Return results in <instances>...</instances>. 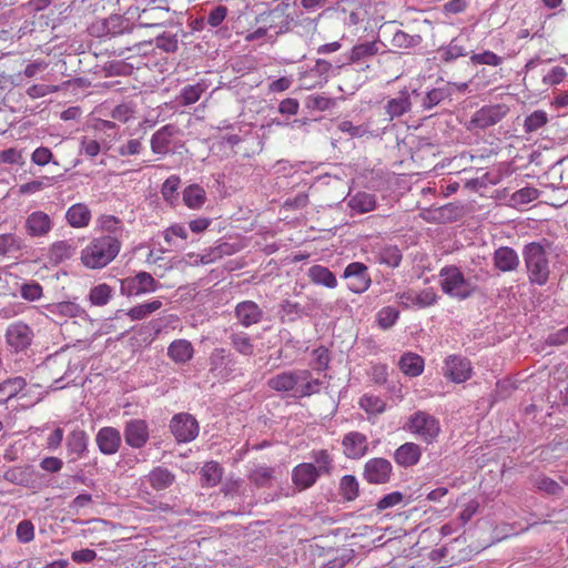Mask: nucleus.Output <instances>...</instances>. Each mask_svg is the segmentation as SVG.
I'll return each mask as SVG.
<instances>
[{"label":"nucleus","instance_id":"62","mask_svg":"<svg viewBox=\"0 0 568 568\" xmlns=\"http://www.w3.org/2000/svg\"><path fill=\"white\" fill-rule=\"evenodd\" d=\"M278 313L281 315L282 321H285V317H287L288 322H294L295 320L302 316L303 308L296 302L284 300L280 305Z\"/></svg>","mask_w":568,"mask_h":568},{"label":"nucleus","instance_id":"41","mask_svg":"<svg viewBox=\"0 0 568 568\" xmlns=\"http://www.w3.org/2000/svg\"><path fill=\"white\" fill-rule=\"evenodd\" d=\"M200 475L203 487H214L222 479L223 468L217 462L211 460L203 465Z\"/></svg>","mask_w":568,"mask_h":568},{"label":"nucleus","instance_id":"19","mask_svg":"<svg viewBox=\"0 0 568 568\" xmlns=\"http://www.w3.org/2000/svg\"><path fill=\"white\" fill-rule=\"evenodd\" d=\"M342 446L347 458L359 459L368 452V439L359 432H349L344 435Z\"/></svg>","mask_w":568,"mask_h":568},{"label":"nucleus","instance_id":"54","mask_svg":"<svg viewBox=\"0 0 568 568\" xmlns=\"http://www.w3.org/2000/svg\"><path fill=\"white\" fill-rule=\"evenodd\" d=\"M31 475H32V470L30 467H26V468L14 467V468L8 469L4 473L3 478L7 481L14 484V485L28 486Z\"/></svg>","mask_w":568,"mask_h":568},{"label":"nucleus","instance_id":"43","mask_svg":"<svg viewBox=\"0 0 568 568\" xmlns=\"http://www.w3.org/2000/svg\"><path fill=\"white\" fill-rule=\"evenodd\" d=\"M187 230L182 224H173L168 227L163 233L164 245H162L163 251H171L174 247H179L178 240L185 241L187 239Z\"/></svg>","mask_w":568,"mask_h":568},{"label":"nucleus","instance_id":"63","mask_svg":"<svg viewBox=\"0 0 568 568\" xmlns=\"http://www.w3.org/2000/svg\"><path fill=\"white\" fill-rule=\"evenodd\" d=\"M314 357V371L322 373L329 368L331 354L327 347L320 346L312 353Z\"/></svg>","mask_w":568,"mask_h":568},{"label":"nucleus","instance_id":"10","mask_svg":"<svg viewBox=\"0 0 568 568\" xmlns=\"http://www.w3.org/2000/svg\"><path fill=\"white\" fill-rule=\"evenodd\" d=\"M393 466L386 458L374 457L364 465L363 478L374 485H384L390 480Z\"/></svg>","mask_w":568,"mask_h":568},{"label":"nucleus","instance_id":"53","mask_svg":"<svg viewBox=\"0 0 568 568\" xmlns=\"http://www.w3.org/2000/svg\"><path fill=\"white\" fill-rule=\"evenodd\" d=\"M231 345L242 355L252 356L254 353V345L250 336L245 333H233L230 336Z\"/></svg>","mask_w":568,"mask_h":568},{"label":"nucleus","instance_id":"28","mask_svg":"<svg viewBox=\"0 0 568 568\" xmlns=\"http://www.w3.org/2000/svg\"><path fill=\"white\" fill-rule=\"evenodd\" d=\"M64 217L71 227L83 229L90 224L92 213L85 203H75L67 210Z\"/></svg>","mask_w":568,"mask_h":568},{"label":"nucleus","instance_id":"29","mask_svg":"<svg viewBox=\"0 0 568 568\" xmlns=\"http://www.w3.org/2000/svg\"><path fill=\"white\" fill-rule=\"evenodd\" d=\"M494 265L501 272L515 271L519 265V256L514 248L500 246L494 253Z\"/></svg>","mask_w":568,"mask_h":568},{"label":"nucleus","instance_id":"16","mask_svg":"<svg viewBox=\"0 0 568 568\" xmlns=\"http://www.w3.org/2000/svg\"><path fill=\"white\" fill-rule=\"evenodd\" d=\"M443 372L454 383H464L471 377V365L466 357L449 355L445 359Z\"/></svg>","mask_w":568,"mask_h":568},{"label":"nucleus","instance_id":"11","mask_svg":"<svg viewBox=\"0 0 568 568\" xmlns=\"http://www.w3.org/2000/svg\"><path fill=\"white\" fill-rule=\"evenodd\" d=\"M209 362L210 373L219 381H226L234 372L235 361L225 348H214Z\"/></svg>","mask_w":568,"mask_h":568},{"label":"nucleus","instance_id":"38","mask_svg":"<svg viewBox=\"0 0 568 568\" xmlns=\"http://www.w3.org/2000/svg\"><path fill=\"white\" fill-rule=\"evenodd\" d=\"M308 277L314 284L323 285L327 288H335L337 280L334 273L326 266L313 265L308 268Z\"/></svg>","mask_w":568,"mask_h":568},{"label":"nucleus","instance_id":"21","mask_svg":"<svg viewBox=\"0 0 568 568\" xmlns=\"http://www.w3.org/2000/svg\"><path fill=\"white\" fill-rule=\"evenodd\" d=\"M420 216L428 223L447 224L459 219L460 209L454 203H448L439 207L426 209Z\"/></svg>","mask_w":568,"mask_h":568},{"label":"nucleus","instance_id":"24","mask_svg":"<svg viewBox=\"0 0 568 568\" xmlns=\"http://www.w3.org/2000/svg\"><path fill=\"white\" fill-rule=\"evenodd\" d=\"M321 474L312 463H302L292 470V481L298 490L311 488L318 479Z\"/></svg>","mask_w":568,"mask_h":568},{"label":"nucleus","instance_id":"27","mask_svg":"<svg viewBox=\"0 0 568 568\" xmlns=\"http://www.w3.org/2000/svg\"><path fill=\"white\" fill-rule=\"evenodd\" d=\"M393 457L398 466L404 468L413 467L418 464L422 457V448L415 443L407 442L396 448Z\"/></svg>","mask_w":568,"mask_h":568},{"label":"nucleus","instance_id":"18","mask_svg":"<svg viewBox=\"0 0 568 568\" xmlns=\"http://www.w3.org/2000/svg\"><path fill=\"white\" fill-rule=\"evenodd\" d=\"M399 304L404 308H409L412 306H416L418 308H425L436 304L437 294L433 288H425L419 293H415L414 291H405L396 294Z\"/></svg>","mask_w":568,"mask_h":568},{"label":"nucleus","instance_id":"8","mask_svg":"<svg viewBox=\"0 0 568 568\" xmlns=\"http://www.w3.org/2000/svg\"><path fill=\"white\" fill-rule=\"evenodd\" d=\"M508 112L509 108L503 103L484 105L473 114L469 126L485 130L500 122Z\"/></svg>","mask_w":568,"mask_h":568},{"label":"nucleus","instance_id":"36","mask_svg":"<svg viewBox=\"0 0 568 568\" xmlns=\"http://www.w3.org/2000/svg\"><path fill=\"white\" fill-rule=\"evenodd\" d=\"M43 307L53 316L77 317L84 314V310L79 304L71 301L47 304Z\"/></svg>","mask_w":568,"mask_h":568},{"label":"nucleus","instance_id":"40","mask_svg":"<svg viewBox=\"0 0 568 568\" xmlns=\"http://www.w3.org/2000/svg\"><path fill=\"white\" fill-rule=\"evenodd\" d=\"M183 202L187 207L199 210L206 202V192L201 185L191 184L183 191Z\"/></svg>","mask_w":568,"mask_h":568},{"label":"nucleus","instance_id":"51","mask_svg":"<svg viewBox=\"0 0 568 568\" xmlns=\"http://www.w3.org/2000/svg\"><path fill=\"white\" fill-rule=\"evenodd\" d=\"M274 477V468L265 465L256 466L248 475V479L256 487H270Z\"/></svg>","mask_w":568,"mask_h":568},{"label":"nucleus","instance_id":"26","mask_svg":"<svg viewBox=\"0 0 568 568\" xmlns=\"http://www.w3.org/2000/svg\"><path fill=\"white\" fill-rule=\"evenodd\" d=\"M412 91H409L407 88H404L395 98L387 100L384 109L389 120L400 118L412 110Z\"/></svg>","mask_w":568,"mask_h":568},{"label":"nucleus","instance_id":"44","mask_svg":"<svg viewBox=\"0 0 568 568\" xmlns=\"http://www.w3.org/2000/svg\"><path fill=\"white\" fill-rule=\"evenodd\" d=\"M398 366L404 374L415 377L422 374L424 359L417 354L406 353L400 357Z\"/></svg>","mask_w":568,"mask_h":568},{"label":"nucleus","instance_id":"39","mask_svg":"<svg viewBox=\"0 0 568 568\" xmlns=\"http://www.w3.org/2000/svg\"><path fill=\"white\" fill-rule=\"evenodd\" d=\"M348 206L351 210L364 214L373 211L376 206V197L374 194L367 192H357L349 196Z\"/></svg>","mask_w":568,"mask_h":568},{"label":"nucleus","instance_id":"20","mask_svg":"<svg viewBox=\"0 0 568 568\" xmlns=\"http://www.w3.org/2000/svg\"><path fill=\"white\" fill-rule=\"evenodd\" d=\"M381 44H383L381 41L375 40L354 45L348 54L342 55L344 67L351 63L361 64L367 62L379 52Z\"/></svg>","mask_w":568,"mask_h":568},{"label":"nucleus","instance_id":"64","mask_svg":"<svg viewBox=\"0 0 568 568\" xmlns=\"http://www.w3.org/2000/svg\"><path fill=\"white\" fill-rule=\"evenodd\" d=\"M20 295L29 302L39 301L43 295V288L38 282L30 281L20 286Z\"/></svg>","mask_w":568,"mask_h":568},{"label":"nucleus","instance_id":"22","mask_svg":"<svg viewBox=\"0 0 568 568\" xmlns=\"http://www.w3.org/2000/svg\"><path fill=\"white\" fill-rule=\"evenodd\" d=\"M176 33L166 29H160L150 33L148 39L144 38V55L146 54V47H152V50L159 49L163 52H174L178 49Z\"/></svg>","mask_w":568,"mask_h":568},{"label":"nucleus","instance_id":"25","mask_svg":"<svg viewBox=\"0 0 568 568\" xmlns=\"http://www.w3.org/2000/svg\"><path fill=\"white\" fill-rule=\"evenodd\" d=\"M121 440L120 432L110 426L100 428L95 436V443L103 455H114L120 448Z\"/></svg>","mask_w":568,"mask_h":568},{"label":"nucleus","instance_id":"13","mask_svg":"<svg viewBox=\"0 0 568 568\" xmlns=\"http://www.w3.org/2000/svg\"><path fill=\"white\" fill-rule=\"evenodd\" d=\"M54 226L51 216L43 211H33L27 215L23 224L26 234L32 239L45 237Z\"/></svg>","mask_w":568,"mask_h":568},{"label":"nucleus","instance_id":"14","mask_svg":"<svg viewBox=\"0 0 568 568\" xmlns=\"http://www.w3.org/2000/svg\"><path fill=\"white\" fill-rule=\"evenodd\" d=\"M33 339L32 328L23 322L10 324L6 331V341L11 349L20 352L28 348Z\"/></svg>","mask_w":568,"mask_h":568},{"label":"nucleus","instance_id":"60","mask_svg":"<svg viewBox=\"0 0 568 568\" xmlns=\"http://www.w3.org/2000/svg\"><path fill=\"white\" fill-rule=\"evenodd\" d=\"M399 317V311L392 306H385L377 313L378 326L383 329H389L395 325Z\"/></svg>","mask_w":568,"mask_h":568},{"label":"nucleus","instance_id":"12","mask_svg":"<svg viewBox=\"0 0 568 568\" xmlns=\"http://www.w3.org/2000/svg\"><path fill=\"white\" fill-rule=\"evenodd\" d=\"M343 277L349 280L348 288L356 294L366 292L372 283L368 267L362 262L349 263L344 270Z\"/></svg>","mask_w":568,"mask_h":568},{"label":"nucleus","instance_id":"3","mask_svg":"<svg viewBox=\"0 0 568 568\" xmlns=\"http://www.w3.org/2000/svg\"><path fill=\"white\" fill-rule=\"evenodd\" d=\"M440 288L450 297L464 301L474 295L477 285L467 280L456 265L444 266L439 271Z\"/></svg>","mask_w":568,"mask_h":568},{"label":"nucleus","instance_id":"52","mask_svg":"<svg viewBox=\"0 0 568 568\" xmlns=\"http://www.w3.org/2000/svg\"><path fill=\"white\" fill-rule=\"evenodd\" d=\"M358 404L367 414L378 415L386 409V403L381 397L371 394H364Z\"/></svg>","mask_w":568,"mask_h":568},{"label":"nucleus","instance_id":"49","mask_svg":"<svg viewBox=\"0 0 568 568\" xmlns=\"http://www.w3.org/2000/svg\"><path fill=\"white\" fill-rule=\"evenodd\" d=\"M125 443L135 448L142 447V420L131 419L124 428Z\"/></svg>","mask_w":568,"mask_h":568},{"label":"nucleus","instance_id":"17","mask_svg":"<svg viewBox=\"0 0 568 568\" xmlns=\"http://www.w3.org/2000/svg\"><path fill=\"white\" fill-rule=\"evenodd\" d=\"M124 20L119 14H112L105 19H99L91 23L88 31L95 38H108L121 34L125 27Z\"/></svg>","mask_w":568,"mask_h":568},{"label":"nucleus","instance_id":"33","mask_svg":"<svg viewBox=\"0 0 568 568\" xmlns=\"http://www.w3.org/2000/svg\"><path fill=\"white\" fill-rule=\"evenodd\" d=\"M300 372L306 373L307 377L305 379H301L297 386V394H293L295 398H305L311 397L313 395L320 394L321 389L327 388L328 384L325 385L324 381L314 378L313 374L310 369H300Z\"/></svg>","mask_w":568,"mask_h":568},{"label":"nucleus","instance_id":"1","mask_svg":"<svg viewBox=\"0 0 568 568\" xmlns=\"http://www.w3.org/2000/svg\"><path fill=\"white\" fill-rule=\"evenodd\" d=\"M549 250L550 243L546 239L530 242L524 246L523 257L531 284L542 286L548 282L550 275Z\"/></svg>","mask_w":568,"mask_h":568},{"label":"nucleus","instance_id":"45","mask_svg":"<svg viewBox=\"0 0 568 568\" xmlns=\"http://www.w3.org/2000/svg\"><path fill=\"white\" fill-rule=\"evenodd\" d=\"M26 385V379L22 377L9 378L0 383V405L17 396Z\"/></svg>","mask_w":568,"mask_h":568},{"label":"nucleus","instance_id":"30","mask_svg":"<svg viewBox=\"0 0 568 568\" xmlns=\"http://www.w3.org/2000/svg\"><path fill=\"white\" fill-rule=\"evenodd\" d=\"M344 67L343 59L339 57L336 61L331 62L325 59L315 60V64L310 69L305 79L308 77H318L321 80L318 83L326 82L331 75H335L336 71Z\"/></svg>","mask_w":568,"mask_h":568},{"label":"nucleus","instance_id":"4","mask_svg":"<svg viewBox=\"0 0 568 568\" xmlns=\"http://www.w3.org/2000/svg\"><path fill=\"white\" fill-rule=\"evenodd\" d=\"M405 428L426 444L434 443L440 433L438 419L424 410L410 415Z\"/></svg>","mask_w":568,"mask_h":568},{"label":"nucleus","instance_id":"2","mask_svg":"<svg viewBox=\"0 0 568 568\" xmlns=\"http://www.w3.org/2000/svg\"><path fill=\"white\" fill-rule=\"evenodd\" d=\"M121 250V240L115 235L93 237L81 252V261L89 268H102L110 264Z\"/></svg>","mask_w":568,"mask_h":568},{"label":"nucleus","instance_id":"23","mask_svg":"<svg viewBox=\"0 0 568 568\" xmlns=\"http://www.w3.org/2000/svg\"><path fill=\"white\" fill-rule=\"evenodd\" d=\"M263 310L253 301H242L234 308V316L244 327L258 324L263 320Z\"/></svg>","mask_w":568,"mask_h":568},{"label":"nucleus","instance_id":"37","mask_svg":"<svg viewBox=\"0 0 568 568\" xmlns=\"http://www.w3.org/2000/svg\"><path fill=\"white\" fill-rule=\"evenodd\" d=\"M175 133V128L172 124L162 126L156 131L151 139L152 151L156 154H165L169 151L171 138Z\"/></svg>","mask_w":568,"mask_h":568},{"label":"nucleus","instance_id":"55","mask_svg":"<svg viewBox=\"0 0 568 568\" xmlns=\"http://www.w3.org/2000/svg\"><path fill=\"white\" fill-rule=\"evenodd\" d=\"M540 195V191L532 186H526L520 190H517L510 196V202L514 206L525 205L535 200H537Z\"/></svg>","mask_w":568,"mask_h":568},{"label":"nucleus","instance_id":"42","mask_svg":"<svg viewBox=\"0 0 568 568\" xmlns=\"http://www.w3.org/2000/svg\"><path fill=\"white\" fill-rule=\"evenodd\" d=\"M209 85L204 80L195 84H187L180 91L179 102L182 105H191L197 102L201 95L207 90Z\"/></svg>","mask_w":568,"mask_h":568},{"label":"nucleus","instance_id":"58","mask_svg":"<svg viewBox=\"0 0 568 568\" xmlns=\"http://www.w3.org/2000/svg\"><path fill=\"white\" fill-rule=\"evenodd\" d=\"M548 122V115L542 110H536L524 122L526 133H531L542 128Z\"/></svg>","mask_w":568,"mask_h":568},{"label":"nucleus","instance_id":"47","mask_svg":"<svg viewBox=\"0 0 568 568\" xmlns=\"http://www.w3.org/2000/svg\"><path fill=\"white\" fill-rule=\"evenodd\" d=\"M67 447L71 454L81 457L88 448V435L82 429L72 430L67 438Z\"/></svg>","mask_w":568,"mask_h":568},{"label":"nucleus","instance_id":"46","mask_svg":"<svg viewBox=\"0 0 568 568\" xmlns=\"http://www.w3.org/2000/svg\"><path fill=\"white\" fill-rule=\"evenodd\" d=\"M175 479L173 473L165 467H155L149 474V481L151 486L156 490H162L170 487Z\"/></svg>","mask_w":568,"mask_h":568},{"label":"nucleus","instance_id":"32","mask_svg":"<svg viewBox=\"0 0 568 568\" xmlns=\"http://www.w3.org/2000/svg\"><path fill=\"white\" fill-rule=\"evenodd\" d=\"M24 247L23 239L16 233L0 234V258L16 257Z\"/></svg>","mask_w":568,"mask_h":568},{"label":"nucleus","instance_id":"6","mask_svg":"<svg viewBox=\"0 0 568 568\" xmlns=\"http://www.w3.org/2000/svg\"><path fill=\"white\" fill-rule=\"evenodd\" d=\"M449 82L443 83L440 87L432 88L426 92H418V90H412L415 98L419 100L420 112H429L434 108L452 101L453 87Z\"/></svg>","mask_w":568,"mask_h":568},{"label":"nucleus","instance_id":"61","mask_svg":"<svg viewBox=\"0 0 568 568\" xmlns=\"http://www.w3.org/2000/svg\"><path fill=\"white\" fill-rule=\"evenodd\" d=\"M121 293L126 296L140 295L142 293V272L135 276L121 281Z\"/></svg>","mask_w":568,"mask_h":568},{"label":"nucleus","instance_id":"35","mask_svg":"<svg viewBox=\"0 0 568 568\" xmlns=\"http://www.w3.org/2000/svg\"><path fill=\"white\" fill-rule=\"evenodd\" d=\"M193 345L186 339H175L168 348V356L176 364H184L193 356Z\"/></svg>","mask_w":568,"mask_h":568},{"label":"nucleus","instance_id":"48","mask_svg":"<svg viewBox=\"0 0 568 568\" xmlns=\"http://www.w3.org/2000/svg\"><path fill=\"white\" fill-rule=\"evenodd\" d=\"M97 226L104 233L105 235H115L118 239L121 237L123 233V224L122 221L114 215H101L97 220Z\"/></svg>","mask_w":568,"mask_h":568},{"label":"nucleus","instance_id":"50","mask_svg":"<svg viewBox=\"0 0 568 568\" xmlns=\"http://www.w3.org/2000/svg\"><path fill=\"white\" fill-rule=\"evenodd\" d=\"M423 41L420 34H408L403 30H397L390 40V43L394 48L397 49H413L419 45Z\"/></svg>","mask_w":568,"mask_h":568},{"label":"nucleus","instance_id":"34","mask_svg":"<svg viewBox=\"0 0 568 568\" xmlns=\"http://www.w3.org/2000/svg\"><path fill=\"white\" fill-rule=\"evenodd\" d=\"M403 260L402 251L397 245L386 244L378 248L375 253V261L378 264L386 265L390 268H396L400 265Z\"/></svg>","mask_w":568,"mask_h":568},{"label":"nucleus","instance_id":"31","mask_svg":"<svg viewBox=\"0 0 568 568\" xmlns=\"http://www.w3.org/2000/svg\"><path fill=\"white\" fill-rule=\"evenodd\" d=\"M466 42L467 40L460 37L452 39L447 45L440 47L437 50L439 60L445 63H450L458 58L466 57L468 53Z\"/></svg>","mask_w":568,"mask_h":568},{"label":"nucleus","instance_id":"57","mask_svg":"<svg viewBox=\"0 0 568 568\" xmlns=\"http://www.w3.org/2000/svg\"><path fill=\"white\" fill-rule=\"evenodd\" d=\"M339 488L343 497L348 501L356 499L359 493L358 481L353 475L343 476L341 478Z\"/></svg>","mask_w":568,"mask_h":568},{"label":"nucleus","instance_id":"15","mask_svg":"<svg viewBox=\"0 0 568 568\" xmlns=\"http://www.w3.org/2000/svg\"><path fill=\"white\" fill-rule=\"evenodd\" d=\"M306 377L307 374L300 372V369L285 371L268 378L267 386L277 393L294 392V394H297L301 379Z\"/></svg>","mask_w":568,"mask_h":568},{"label":"nucleus","instance_id":"9","mask_svg":"<svg viewBox=\"0 0 568 568\" xmlns=\"http://www.w3.org/2000/svg\"><path fill=\"white\" fill-rule=\"evenodd\" d=\"M258 23H264L268 31V38H276L287 32L293 19L285 12V9L276 7L268 12L262 13L257 18Z\"/></svg>","mask_w":568,"mask_h":568},{"label":"nucleus","instance_id":"7","mask_svg":"<svg viewBox=\"0 0 568 568\" xmlns=\"http://www.w3.org/2000/svg\"><path fill=\"white\" fill-rule=\"evenodd\" d=\"M170 428L178 443H190L197 437L200 432L197 420L189 413L174 415L171 419Z\"/></svg>","mask_w":568,"mask_h":568},{"label":"nucleus","instance_id":"59","mask_svg":"<svg viewBox=\"0 0 568 568\" xmlns=\"http://www.w3.org/2000/svg\"><path fill=\"white\" fill-rule=\"evenodd\" d=\"M335 104L336 102L333 98L318 94L308 95L305 100V106L310 110L327 111L334 108Z\"/></svg>","mask_w":568,"mask_h":568},{"label":"nucleus","instance_id":"56","mask_svg":"<svg viewBox=\"0 0 568 568\" xmlns=\"http://www.w3.org/2000/svg\"><path fill=\"white\" fill-rule=\"evenodd\" d=\"M112 296V288L108 284H99L90 290L89 300L92 305L103 306Z\"/></svg>","mask_w":568,"mask_h":568},{"label":"nucleus","instance_id":"5","mask_svg":"<svg viewBox=\"0 0 568 568\" xmlns=\"http://www.w3.org/2000/svg\"><path fill=\"white\" fill-rule=\"evenodd\" d=\"M168 0H144V37L171 21Z\"/></svg>","mask_w":568,"mask_h":568}]
</instances>
